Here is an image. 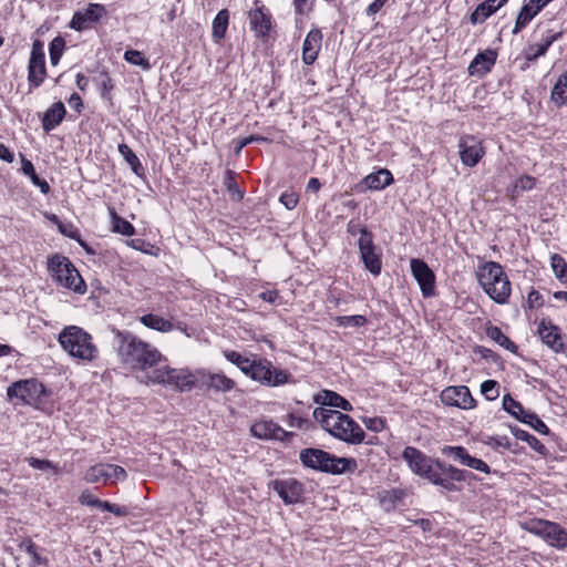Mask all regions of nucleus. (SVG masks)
I'll return each instance as SVG.
<instances>
[{"label": "nucleus", "instance_id": "nucleus-54", "mask_svg": "<svg viewBox=\"0 0 567 567\" xmlns=\"http://www.w3.org/2000/svg\"><path fill=\"white\" fill-rule=\"evenodd\" d=\"M364 425L368 430L380 432L384 429L385 422L381 417H368L363 420Z\"/></svg>", "mask_w": 567, "mask_h": 567}, {"label": "nucleus", "instance_id": "nucleus-16", "mask_svg": "<svg viewBox=\"0 0 567 567\" xmlns=\"http://www.w3.org/2000/svg\"><path fill=\"white\" fill-rule=\"evenodd\" d=\"M458 153L461 162L465 166L473 167L485 152L480 140L473 135H464L458 140Z\"/></svg>", "mask_w": 567, "mask_h": 567}, {"label": "nucleus", "instance_id": "nucleus-53", "mask_svg": "<svg viewBox=\"0 0 567 567\" xmlns=\"http://www.w3.org/2000/svg\"><path fill=\"white\" fill-rule=\"evenodd\" d=\"M315 0H293L296 13L308 14L313 9Z\"/></svg>", "mask_w": 567, "mask_h": 567}, {"label": "nucleus", "instance_id": "nucleus-33", "mask_svg": "<svg viewBox=\"0 0 567 567\" xmlns=\"http://www.w3.org/2000/svg\"><path fill=\"white\" fill-rule=\"evenodd\" d=\"M499 8V4L495 3V0H486L476 7L472 12L470 20L473 24L483 23Z\"/></svg>", "mask_w": 567, "mask_h": 567}, {"label": "nucleus", "instance_id": "nucleus-45", "mask_svg": "<svg viewBox=\"0 0 567 567\" xmlns=\"http://www.w3.org/2000/svg\"><path fill=\"white\" fill-rule=\"evenodd\" d=\"M113 231L124 236H133L135 234V228L130 221L116 214H113Z\"/></svg>", "mask_w": 567, "mask_h": 567}, {"label": "nucleus", "instance_id": "nucleus-50", "mask_svg": "<svg viewBox=\"0 0 567 567\" xmlns=\"http://www.w3.org/2000/svg\"><path fill=\"white\" fill-rule=\"evenodd\" d=\"M59 230L63 235L70 237L71 239L76 240L87 252H91V249L87 246V244L81 239L79 230L75 229L72 225H62V224H60L59 225Z\"/></svg>", "mask_w": 567, "mask_h": 567}, {"label": "nucleus", "instance_id": "nucleus-10", "mask_svg": "<svg viewBox=\"0 0 567 567\" xmlns=\"http://www.w3.org/2000/svg\"><path fill=\"white\" fill-rule=\"evenodd\" d=\"M360 257L367 270L373 276H379L382 270V255L373 243V235L365 227L360 229L358 241Z\"/></svg>", "mask_w": 567, "mask_h": 567}, {"label": "nucleus", "instance_id": "nucleus-60", "mask_svg": "<svg viewBox=\"0 0 567 567\" xmlns=\"http://www.w3.org/2000/svg\"><path fill=\"white\" fill-rule=\"evenodd\" d=\"M386 0H374L372 3H370L365 10L367 16L371 17L379 12L382 7L385 4Z\"/></svg>", "mask_w": 567, "mask_h": 567}, {"label": "nucleus", "instance_id": "nucleus-38", "mask_svg": "<svg viewBox=\"0 0 567 567\" xmlns=\"http://www.w3.org/2000/svg\"><path fill=\"white\" fill-rule=\"evenodd\" d=\"M511 431H512L513 435L516 439L526 442L536 452H538V453H540L543 455L546 453L545 445L537 437H535L534 435H532L527 431L522 430V429H519L517 426H512Z\"/></svg>", "mask_w": 567, "mask_h": 567}, {"label": "nucleus", "instance_id": "nucleus-11", "mask_svg": "<svg viewBox=\"0 0 567 567\" xmlns=\"http://www.w3.org/2000/svg\"><path fill=\"white\" fill-rule=\"evenodd\" d=\"M247 375L261 384L270 386L285 384L289 378L286 371L274 368L271 362L267 360H252Z\"/></svg>", "mask_w": 567, "mask_h": 567}, {"label": "nucleus", "instance_id": "nucleus-41", "mask_svg": "<svg viewBox=\"0 0 567 567\" xmlns=\"http://www.w3.org/2000/svg\"><path fill=\"white\" fill-rule=\"evenodd\" d=\"M65 48V40L62 37H55L49 45L50 62L56 65L63 54Z\"/></svg>", "mask_w": 567, "mask_h": 567}, {"label": "nucleus", "instance_id": "nucleus-63", "mask_svg": "<svg viewBox=\"0 0 567 567\" xmlns=\"http://www.w3.org/2000/svg\"><path fill=\"white\" fill-rule=\"evenodd\" d=\"M20 548L23 549L29 556H31L32 553L38 549L35 544L32 543L30 539L23 540L20 544Z\"/></svg>", "mask_w": 567, "mask_h": 567}, {"label": "nucleus", "instance_id": "nucleus-17", "mask_svg": "<svg viewBox=\"0 0 567 567\" xmlns=\"http://www.w3.org/2000/svg\"><path fill=\"white\" fill-rule=\"evenodd\" d=\"M411 271L417 281L423 297L427 298L434 295L435 275L422 259H411Z\"/></svg>", "mask_w": 567, "mask_h": 567}, {"label": "nucleus", "instance_id": "nucleus-43", "mask_svg": "<svg viewBox=\"0 0 567 567\" xmlns=\"http://www.w3.org/2000/svg\"><path fill=\"white\" fill-rule=\"evenodd\" d=\"M225 358L229 362L237 365L240 369V371L244 372L245 374H247L249 368H251L252 360H250L246 357H243L240 353H238L236 351H225Z\"/></svg>", "mask_w": 567, "mask_h": 567}, {"label": "nucleus", "instance_id": "nucleus-56", "mask_svg": "<svg viewBox=\"0 0 567 567\" xmlns=\"http://www.w3.org/2000/svg\"><path fill=\"white\" fill-rule=\"evenodd\" d=\"M279 200L287 209L291 210L297 206L299 199L295 193H284Z\"/></svg>", "mask_w": 567, "mask_h": 567}, {"label": "nucleus", "instance_id": "nucleus-58", "mask_svg": "<svg viewBox=\"0 0 567 567\" xmlns=\"http://www.w3.org/2000/svg\"><path fill=\"white\" fill-rule=\"evenodd\" d=\"M287 423L291 427L303 429L308 423V420L290 413L287 415Z\"/></svg>", "mask_w": 567, "mask_h": 567}, {"label": "nucleus", "instance_id": "nucleus-13", "mask_svg": "<svg viewBox=\"0 0 567 567\" xmlns=\"http://www.w3.org/2000/svg\"><path fill=\"white\" fill-rule=\"evenodd\" d=\"M47 76L45 53L43 42L34 40L28 65V82L33 87H39Z\"/></svg>", "mask_w": 567, "mask_h": 567}, {"label": "nucleus", "instance_id": "nucleus-31", "mask_svg": "<svg viewBox=\"0 0 567 567\" xmlns=\"http://www.w3.org/2000/svg\"><path fill=\"white\" fill-rule=\"evenodd\" d=\"M228 23L229 12L227 9H223L216 14L212 25V37L216 43H219L225 38Z\"/></svg>", "mask_w": 567, "mask_h": 567}, {"label": "nucleus", "instance_id": "nucleus-23", "mask_svg": "<svg viewBox=\"0 0 567 567\" xmlns=\"http://www.w3.org/2000/svg\"><path fill=\"white\" fill-rule=\"evenodd\" d=\"M537 333L540 337L542 341L555 352H560L564 350V342L560 329L557 326L553 324L550 321H546L545 319H543L538 324Z\"/></svg>", "mask_w": 567, "mask_h": 567}, {"label": "nucleus", "instance_id": "nucleus-29", "mask_svg": "<svg viewBox=\"0 0 567 567\" xmlns=\"http://www.w3.org/2000/svg\"><path fill=\"white\" fill-rule=\"evenodd\" d=\"M66 110L62 102L53 103L43 114L42 128L45 133L51 132L63 121Z\"/></svg>", "mask_w": 567, "mask_h": 567}, {"label": "nucleus", "instance_id": "nucleus-9", "mask_svg": "<svg viewBox=\"0 0 567 567\" xmlns=\"http://www.w3.org/2000/svg\"><path fill=\"white\" fill-rule=\"evenodd\" d=\"M522 528L540 537L551 547L558 549L567 547V530L557 523L545 519H530L523 523Z\"/></svg>", "mask_w": 567, "mask_h": 567}, {"label": "nucleus", "instance_id": "nucleus-48", "mask_svg": "<svg viewBox=\"0 0 567 567\" xmlns=\"http://www.w3.org/2000/svg\"><path fill=\"white\" fill-rule=\"evenodd\" d=\"M106 13L107 11L103 4L90 3L84 11V17L87 18L89 22H96L106 16Z\"/></svg>", "mask_w": 567, "mask_h": 567}, {"label": "nucleus", "instance_id": "nucleus-55", "mask_svg": "<svg viewBox=\"0 0 567 567\" xmlns=\"http://www.w3.org/2000/svg\"><path fill=\"white\" fill-rule=\"evenodd\" d=\"M486 444L491 447H503L509 449L511 443L507 436H489L486 441Z\"/></svg>", "mask_w": 567, "mask_h": 567}, {"label": "nucleus", "instance_id": "nucleus-1", "mask_svg": "<svg viewBox=\"0 0 567 567\" xmlns=\"http://www.w3.org/2000/svg\"><path fill=\"white\" fill-rule=\"evenodd\" d=\"M115 342L118 360L125 369L145 372L166 361L154 346L131 332L116 331Z\"/></svg>", "mask_w": 567, "mask_h": 567}, {"label": "nucleus", "instance_id": "nucleus-59", "mask_svg": "<svg viewBox=\"0 0 567 567\" xmlns=\"http://www.w3.org/2000/svg\"><path fill=\"white\" fill-rule=\"evenodd\" d=\"M80 503L82 505H86V506H95V503L96 501H99V498H96L93 494H91L89 491H84L81 495H80V498H79Z\"/></svg>", "mask_w": 567, "mask_h": 567}, {"label": "nucleus", "instance_id": "nucleus-46", "mask_svg": "<svg viewBox=\"0 0 567 567\" xmlns=\"http://www.w3.org/2000/svg\"><path fill=\"white\" fill-rule=\"evenodd\" d=\"M124 59L134 65L141 66L143 70H150L151 64L147 59L144 58L143 53L136 50H127L124 53Z\"/></svg>", "mask_w": 567, "mask_h": 567}, {"label": "nucleus", "instance_id": "nucleus-47", "mask_svg": "<svg viewBox=\"0 0 567 567\" xmlns=\"http://www.w3.org/2000/svg\"><path fill=\"white\" fill-rule=\"evenodd\" d=\"M551 268L556 275V277L560 280L567 279V262L566 260L558 254H554L550 258Z\"/></svg>", "mask_w": 567, "mask_h": 567}, {"label": "nucleus", "instance_id": "nucleus-27", "mask_svg": "<svg viewBox=\"0 0 567 567\" xmlns=\"http://www.w3.org/2000/svg\"><path fill=\"white\" fill-rule=\"evenodd\" d=\"M402 457L408 463L411 471L419 476L432 458L413 446H406L403 450Z\"/></svg>", "mask_w": 567, "mask_h": 567}, {"label": "nucleus", "instance_id": "nucleus-8", "mask_svg": "<svg viewBox=\"0 0 567 567\" xmlns=\"http://www.w3.org/2000/svg\"><path fill=\"white\" fill-rule=\"evenodd\" d=\"M147 382L172 386L181 392L190 391L196 383L195 375L186 369L168 365L157 367L147 375Z\"/></svg>", "mask_w": 567, "mask_h": 567}, {"label": "nucleus", "instance_id": "nucleus-26", "mask_svg": "<svg viewBox=\"0 0 567 567\" xmlns=\"http://www.w3.org/2000/svg\"><path fill=\"white\" fill-rule=\"evenodd\" d=\"M313 402L320 404V408L331 406L347 412L352 411V404L347 399L331 390H321L315 394Z\"/></svg>", "mask_w": 567, "mask_h": 567}, {"label": "nucleus", "instance_id": "nucleus-30", "mask_svg": "<svg viewBox=\"0 0 567 567\" xmlns=\"http://www.w3.org/2000/svg\"><path fill=\"white\" fill-rule=\"evenodd\" d=\"M393 182V176L390 171L382 168L375 173L368 175L364 178V184L368 188L380 190L389 186Z\"/></svg>", "mask_w": 567, "mask_h": 567}, {"label": "nucleus", "instance_id": "nucleus-25", "mask_svg": "<svg viewBox=\"0 0 567 567\" xmlns=\"http://www.w3.org/2000/svg\"><path fill=\"white\" fill-rule=\"evenodd\" d=\"M322 32L320 29H312L308 32L302 44V61L305 64H312L321 49Z\"/></svg>", "mask_w": 567, "mask_h": 567}, {"label": "nucleus", "instance_id": "nucleus-36", "mask_svg": "<svg viewBox=\"0 0 567 567\" xmlns=\"http://www.w3.org/2000/svg\"><path fill=\"white\" fill-rule=\"evenodd\" d=\"M538 12L535 6H530V1L525 3L517 16L513 33L517 34L520 32Z\"/></svg>", "mask_w": 567, "mask_h": 567}, {"label": "nucleus", "instance_id": "nucleus-51", "mask_svg": "<svg viewBox=\"0 0 567 567\" xmlns=\"http://www.w3.org/2000/svg\"><path fill=\"white\" fill-rule=\"evenodd\" d=\"M89 20L84 17V12H75L71 22L70 28L76 31H82L89 28Z\"/></svg>", "mask_w": 567, "mask_h": 567}, {"label": "nucleus", "instance_id": "nucleus-42", "mask_svg": "<svg viewBox=\"0 0 567 567\" xmlns=\"http://www.w3.org/2000/svg\"><path fill=\"white\" fill-rule=\"evenodd\" d=\"M334 320L337 326L342 328H359L367 323V318L361 315L339 316Z\"/></svg>", "mask_w": 567, "mask_h": 567}, {"label": "nucleus", "instance_id": "nucleus-19", "mask_svg": "<svg viewBox=\"0 0 567 567\" xmlns=\"http://www.w3.org/2000/svg\"><path fill=\"white\" fill-rule=\"evenodd\" d=\"M441 399L444 404L463 410L473 409L476 403L470 389L465 385L446 388L442 391Z\"/></svg>", "mask_w": 567, "mask_h": 567}, {"label": "nucleus", "instance_id": "nucleus-40", "mask_svg": "<svg viewBox=\"0 0 567 567\" xmlns=\"http://www.w3.org/2000/svg\"><path fill=\"white\" fill-rule=\"evenodd\" d=\"M561 34L558 32V33H554L551 35H549L544 42L542 43H536L534 45L530 47V53H527L526 55V59L528 61H533V60H536L537 58L544 55L548 48L560 37Z\"/></svg>", "mask_w": 567, "mask_h": 567}, {"label": "nucleus", "instance_id": "nucleus-12", "mask_svg": "<svg viewBox=\"0 0 567 567\" xmlns=\"http://www.w3.org/2000/svg\"><path fill=\"white\" fill-rule=\"evenodd\" d=\"M7 394L10 399L17 398L28 404H35L44 396L45 389L42 383L37 380H22L13 383L8 388Z\"/></svg>", "mask_w": 567, "mask_h": 567}, {"label": "nucleus", "instance_id": "nucleus-39", "mask_svg": "<svg viewBox=\"0 0 567 567\" xmlns=\"http://www.w3.org/2000/svg\"><path fill=\"white\" fill-rule=\"evenodd\" d=\"M486 333L488 338L497 342L504 349L513 353L517 351V346L508 337H506L498 327H488Z\"/></svg>", "mask_w": 567, "mask_h": 567}, {"label": "nucleus", "instance_id": "nucleus-52", "mask_svg": "<svg viewBox=\"0 0 567 567\" xmlns=\"http://www.w3.org/2000/svg\"><path fill=\"white\" fill-rule=\"evenodd\" d=\"M267 138L260 135H250L236 141L235 154L239 155L241 150L252 142H266Z\"/></svg>", "mask_w": 567, "mask_h": 567}, {"label": "nucleus", "instance_id": "nucleus-6", "mask_svg": "<svg viewBox=\"0 0 567 567\" xmlns=\"http://www.w3.org/2000/svg\"><path fill=\"white\" fill-rule=\"evenodd\" d=\"M420 476L426 478L434 485L441 486L444 491L455 492L457 488L454 482H463L472 476V474L446 464L439 458H431Z\"/></svg>", "mask_w": 567, "mask_h": 567}, {"label": "nucleus", "instance_id": "nucleus-24", "mask_svg": "<svg viewBox=\"0 0 567 567\" xmlns=\"http://www.w3.org/2000/svg\"><path fill=\"white\" fill-rule=\"evenodd\" d=\"M497 59L495 50L487 49L480 52L468 65V73L473 76L482 78L487 74Z\"/></svg>", "mask_w": 567, "mask_h": 567}, {"label": "nucleus", "instance_id": "nucleus-21", "mask_svg": "<svg viewBox=\"0 0 567 567\" xmlns=\"http://www.w3.org/2000/svg\"><path fill=\"white\" fill-rule=\"evenodd\" d=\"M442 454L452 456L454 461H457L462 465L468 466L473 470L483 472L485 474L491 473V467L481 458H476L468 454L467 450L463 446H444Z\"/></svg>", "mask_w": 567, "mask_h": 567}, {"label": "nucleus", "instance_id": "nucleus-64", "mask_svg": "<svg viewBox=\"0 0 567 567\" xmlns=\"http://www.w3.org/2000/svg\"><path fill=\"white\" fill-rule=\"evenodd\" d=\"M101 76H102L101 84L103 87V94L109 93L113 87L112 80L106 73L101 74Z\"/></svg>", "mask_w": 567, "mask_h": 567}, {"label": "nucleus", "instance_id": "nucleus-35", "mask_svg": "<svg viewBox=\"0 0 567 567\" xmlns=\"http://www.w3.org/2000/svg\"><path fill=\"white\" fill-rule=\"evenodd\" d=\"M140 321L145 327L159 332H169L173 330V323L171 321L153 313L142 316Z\"/></svg>", "mask_w": 567, "mask_h": 567}, {"label": "nucleus", "instance_id": "nucleus-14", "mask_svg": "<svg viewBox=\"0 0 567 567\" xmlns=\"http://www.w3.org/2000/svg\"><path fill=\"white\" fill-rule=\"evenodd\" d=\"M503 409L515 416L518 421L528 424L540 434H548V426L533 412L524 410L523 405L509 394L503 396Z\"/></svg>", "mask_w": 567, "mask_h": 567}, {"label": "nucleus", "instance_id": "nucleus-32", "mask_svg": "<svg viewBox=\"0 0 567 567\" xmlns=\"http://www.w3.org/2000/svg\"><path fill=\"white\" fill-rule=\"evenodd\" d=\"M550 100L556 107L567 105V70L559 75L550 93Z\"/></svg>", "mask_w": 567, "mask_h": 567}, {"label": "nucleus", "instance_id": "nucleus-28", "mask_svg": "<svg viewBox=\"0 0 567 567\" xmlns=\"http://www.w3.org/2000/svg\"><path fill=\"white\" fill-rule=\"evenodd\" d=\"M202 386L215 392H228L235 388V381L220 373H208L202 377Z\"/></svg>", "mask_w": 567, "mask_h": 567}, {"label": "nucleus", "instance_id": "nucleus-4", "mask_svg": "<svg viewBox=\"0 0 567 567\" xmlns=\"http://www.w3.org/2000/svg\"><path fill=\"white\" fill-rule=\"evenodd\" d=\"M299 458L305 466L330 474H342L357 468L355 460L338 457L320 449H305Z\"/></svg>", "mask_w": 567, "mask_h": 567}, {"label": "nucleus", "instance_id": "nucleus-44", "mask_svg": "<svg viewBox=\"0 0 567 567\" xmlns=\"http://www.w3.org/2000/svg\"><path fill=\"white\" fill-rule=\"evenodd\" d=\"M403 497L402 491L391 489L380 493V502L386 508H392L396 503L401 502Z\"/></svg>", "mask_w": 567, "mask_h": 567}, {"label": "nucleus", "instance_id": "nucleus-22", "mask_svg": "<svg viewBox=\"0 0 567 567\" xmlns=\"http://www.w3.org/2000/svg\"><path fill=\"white\" fill-rule=\"evenodd\" d=\"M250 431L255 437L264 440L272 439L282 442L289 440L293 435L292 433L285 431L271 420H261L254 423Z\"/></svg>", "mask_w": 567, "mask_h": 567}, {"label": "nucleus", "instance_id": "nucleus-57", "mask_svg": "<svg viewBox=\"0 0 567 567\" xmlns=\"http://www.w3.org/2000/svg\"><path fill=\"white\" fill-rule=\"evenodd\" d=\"M534 186L535 178L532 176H523L515 184V187L519 188L520 190H530Z\"/></svg>", "mask_w": 567, "mask_h": 567}, {"label": "nucleus", "instance_id": "nucleus-61", "mask_svg": "<svg viewBox=\"0 0 567 567\" xmlns=\"http://www.w3.org/2000/svg\"><path fill=\"white\" fill-rule=\"evenodd\" d=\"M0 158L7 163L13 162V153L2 143H0Z\"/></svg>", "mask_w": 567, "mask_h": 567}, {"label": "nucleus", "instance_id": "nucleus-2", "mask_svg": "<svg viewBox=\"0 0 567 567\" xmlns=\"http://www.w3.org/2000/svg\"><path fill=\"white\" fill-rule=\"evenodd\" d=\"M312 415L326 432L348 444H360L365 437L362 427L351 416L340 411L316 408Z\"/></svg>", "mask_w": 567, "mask_h": 567}, {"label": "nucleus", "instance_id": "nucleus-20", "mask_svg": "<svg viewBox=\"0 0 567 567\" xmlns=\"http://www.w3.org/2000/svg\"><path fill=\"white\" fill-rule=\"evenodd\" d=\"M256 8L248 12L249 23L251 30L257 37L266 38L271 30V14L266 11L265 6L260 4L259 0H255Z\"/></svg>", "mask_w": 567, "mask_h": 567}, {"label": "nucleus", "instance_id": "nucleus-49", "mask_svg": "<svg viewBox=\"0 0 567 567\" xmlns=\"http://www.w3.org/2000/svg\"><path fill=\"white\" fill-rule=\"evenodd\" d=\"M482 394L488 400H495L499 395L498 383L494 380H486L481 385Z\"/></svg>", "mask_w": 567, "mask_h": 567}, {"label": "nucleus", "instance_id": "nucleus-34", "mask_svg": "<svg viewBox=\"0 0 567 567\" xmlns=\"http://www.w3.org/2000/svg\"><path fill=\"white\" fill-rule=\"evenodd\" d=\"M20 157H21L22 173L31 179V182L34 186H38L40 188L42 194H48L50 190L49 184L44 179L39 178L31 161L25 158L24 155H22V154H20Z\"/></svg>", "mask_w": 567, "mask_h": 567}, {"label": "nucleus", "instance_id": "nucleus-37", "mask_svg": "<svg viewBox=\"0 0 567 567\" xmlns=\"http://www.w3.org/2000/svg\"><path fill=\"white\" fill-rule=\"evenodd\" d=\"M118 152L124 157L125 162L130 165L131 169L137 176L144 175V167L142 163L128 145H126L125 143L120 144Z\"/></svg>", "mask_w": 567, "mask_h": 567}, {"label": "nucleus", "instance_id": "nucleus-15", "mask_svg": "<svg viewBox=\"0 0 567 567\" xmlns=\"http://www.w3.org/2000/svg\"><path fill=\"white\" fill-rule=\"evenodd\" d=\"M126 478V471L114 464H96L91 466L84 476L87 483H115Z\"/></svg>", "mask_w": 567, "mask_h": 567}, {"label": "nucleus", "instance_id": "nucleus-62", "mask_svg": "<svg viewBox=\"0 0 567 567\" xmlns=\"http://www.w3.org/2000/svg\"><path fill=\"white\" fill-rule=\"evenodd\" d=\"M259 297L269 303H274L276 299L278 298V292L274 290H267L259 295Z\"/></svg>", "mask_w": 567, "mask_h": 567}, {"label": "nucleus", "instance_id": "nucleus-7", "mask_svg": "<svg viewBox=\"0 0 567 567\" xmlns=\"http://www.w3.org/2000/svg\"><path fill=\"white\" fill-rule=\"evenodd\" d=\"M48 268L53 279L61 286L78 293H84L86 291L84 280L69 258L54 255L49 259Z\"/></svg>", "mask_w": 567, "mask_h": 567}, {"label": "nucleus", "instance_id": "nucleus-18", "mask_svg": "<svg viewBox=\"0 0 567 567\" xmlns=\"http://www.w3.org/2000/svg\"><path fill=\"white\" fill-rule=\"evenodd\" d=\"M270 486L286 505L296 504L303 496V485L296 478L275 480Z\"/></svg>", "mask_w": 567, "mask_h": 567}, {"label": "nucleus", "instance_id": "nucleus-3", "mask_svg": "<svg viewBox=\"0 0 567 567\" xmlns=\"http://www.w3.org/2000/svg\"><path fill=\"white\" fill-rule=\"evenodd\" d=\"M58 342L74 360L93 362L99 358L100 352L93 337L82 327L65 326L58 334Z\"/></svg>", "mask_w": 567, "mask_h": 567}, {"label": "nucleus", "instance_id": "nucleus-5", "mask_svg": "<svg viewBox=\"0 0 567 567\" xmlns=\"http://www.w3.org/2000/svg\"><path fill=\"white\" fill-rule=\"evenodd\" d=\"M478 281L495 302L499 305L507 302L511 296V282L498 262H486L478 275Z\"/></svg>", "mask_w": 567, "mask_h": 567}]
</instances>
